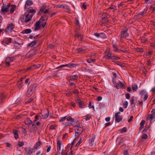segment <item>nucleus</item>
<instances>
[{
    "instance_id": "4468645a",
    "label": "nucleus",
    "mask_w": 155,
    "mask_h": 155,
    "mask_svg": "<svg viewBox=\"0 0 155 155\" xmlns=\"http://www.w3.org/2000/svg\"><path fill=\"white\" fill-rule=\"evenodd\" d=\"M19 131L16 130H14L13 131V133L14 138L16 139H17L19 138V136L18 134Z\"/></svg>"
},
{
    "instance_id": "bb28decb",
    "label": "nucleus",
    "mask_w": 155,
    "mask_h": 155,
    "mask_svg": "<svg viewBox=\"0 0 155 155\" xmlns=\"http://www.w3.org/2000/svg\"><path fill=\"white\" fill-rule=\"evenodd\" d=\"M25 123L26 124L29 125L32 123V121L29 118L26 119L25 121Z\"/></svg>"
},
{
    "instance_id": "338daca9",
    "label": "nucleus",
    "mask_w": 155,
    "mask_h": 155,
    "mask_svg": "<svg viewBox=\"0 0 155 155\" xmlns=\"http://www.w3.org/2000/svg\"><path fill=\"white\" fill-rule=\"evenodd\" d=\"M29 80L28 79H27L25 80V84H27L29 82Z\"/></svg>"
},
{
    "instance_id": "bf43d9fd",
    "label": "nucleus",
    "mask_w": 155,
    "mask_h": 155,
    "mask_svg": "<svg viewBox=\"0 0 155 155\" xmlns=\"http://www.w3.org/2000/svg\"><path fill=\"white\" fill-rule=\"evenodd\" d=\"M105 120L106 121H109L110 120V117H107L105 118Z\"/></svg>"
},
{
    "instance_id": "aec40b11",
    "label": "nucleus",
    "mask_w": 155,
    "mask_h": 155,
    "mask_svg": "<svg viewBox=\"0 0 155 155\" xmlns=\"http://www.w3.org/2000/svg\"><path fill=\"white\" fill-rule=\"evenodd\" d=\"M76 102L77 103H78L79 107L80 108H82L83 106L84 105L82 104V102L80 99H77L76 101Z\"/></svg>"
},
{
    "instance_id": "e2e57ef3",
    "label": "nucleus",
    "mask_w": 155,
    "mask_h": 155,
    "mask_svg": "<svg viewBox=\"0 0 155 155\" xmlns=\"http://www.w3.org/2000/svg\"><path fill=\"white\" fill-rule=\"evenodd\" d=\"M152 114H154V116H155V110L153 109L151 111Z\"/></svg>"
},
{
    "instance_id": "473e14b6",
    "label": "nucleus",
    "mask_w": 155,
    "mask_h": 155,
    "mask_svg": "<svg viewBox=\"0 0 155 155\" xmlns=\"http://www.w3.org/2000/svg\"><path fill=\"white\" fill-rule=\"evenodd\" d=\"M128 34L126 31H123L122 32L121 34V37H126L128 36Z\"/></svg>"
},
{
    "instance_id": "4d7b16f0",
    "label": "nucleus",
    "mask_w": 155,
    "mask_h": 155,
    "mask_svg": "<svg viewBox=\"0 0 155 155\" xmlns=\"http://www.w3.org/2000/svg\"><path fill=\"white\" fill-rule=\"evenodd\" d=\"M51 148V146H49L48 147V148L47 149L46 151L48 152H49L50 151Z\"/></svg>"
},
{
    "instance_id": "e433bc0d",
    "label": "nucleus",
    "mask_w": 155,
    "mask_h": 155,
    "mask_svg": "<svg viewBox=\"0 0 155 155\" xmlns=\"http://www.w3.org/2000/svg\"><path fill=\"white\" fill-rule=\"evenodd\" d=\"M66 119V117H61L59 120V121L60 122H61L64 121Z\"/></svg>"
},
{
    "instance_id": "c9c22d12",
    "label": "nucleus",
    "mask_w": 155,
    "mask_h": 155,
    "mask_svg": "<svg viewBox=\"0 0 155 155\" xmlns=\"http://www.w3.org/2000/svg\"><path fill=\"white\" fill-rule=\"evenodd\" d=\"M145 121L144 120H142L140 123V128L141 130L143 127L144 124H145Z\"/></svg>"
},
{
    "instance_id": "5fc2aeb1",
    "label": "nucleus",
    "mask_w": 155,
    "mask_h": 155,
    "mask_svg": "<svg viewBox=\"0 0 155 155\" xmlns=\"http://www.w3.org/2000/svg\"><path fill=\"white\" fill-rule=\"evenodd\" d=\"M89 108H93L94 109V107L93 106L91 105V104L90 102L89 104Z\"/></svg>"
},
{
    "instance_id": "f8f14e48",
    "label": "nucleus",
    "mask_w": 155,
    "mask_h": 155,
    "mask_svg": "<svg viewBox=\"0 0 155 155\" xmlns=\"http://www.w3.org/2000/svg\"><path fill=\"white\" fill-rule=\"evenodd\" d=\"M41 114L42 115L41 117V118L43 119H45L47 118L48 116V110H46L44 112L42 111L41 112Z\"/></svg>"
},
{
    "instance_id": "79ce46f5",
    "label": "nucleus",
    "mask_w": 155,
    "mask_h": 155,
    "mask_svg": "<svg viewBox=\"0 0 155 155\" xmlns=\"http://www.w3.org/2000/svg\"><path fill=\"white\" fill-rule=\"evenodd\" d=\"M18 86L19 88H21L22 87V83L21 82H18Z\"/></svg>"
},
{
    "instance_id": "7c9ffc66",
    "label": "nucleus",
    "mask_w": 155,
    "mask_h": 155,
    "mask_svg": "<svg viewBox=\"0 0 155 155\" xmlns=\"http://www.w3.org/2000/svg\"><path fill=\"white\" fill-rule=\"evenodd\" d=\"M41 144V143L40 141H39L37 143H36L34 146V148L36 149H37L40 145Z\"/></svg>"
},
{
    "instance_id": "f257e3e1",
    "label": "nucleus",
    "mask_w": 155,
    "mask_h": 155,
    "mask_svg": "<svg viewBox=\"0 0 155 155\" xmlns=\"http://www.w3.org/2000/svg\"><path fill=\"white\" fill-rule=\"evenodd\" d=\"M35 12V11L34 9L31 7L29 8L23 17H21V21L23 23H27L28 22L31 20Z\"/></svg>"
},
{
    "instance_id": "4c0bfd02",
    "label": "nucleus",
    "mask_w": 155,
    "mask_h": 155,
    "mask_svg": "<svg viewBox=\"0 0 155 155\" xmlns=\"http://www.w3.org/2000/svg\"><path fill=\"white\" fill-rule=\"evenodd\" d=\"M119 131L121 133L125 132L126 131V128L125 127H124L123 128L119 130Z\"/></svg>"
},
{
    "instance_id": "58836bf2",
    "label": "nucleus",
    "mask_w": 155,
    "mask_h": 155,
    "mask_svg": "<svg viewBox=\"0 0 155 155\" xmlns=\"http://www.w3.org/2000/svg\"><path fill=\"white\" fill-rule=\"evenodd\" d=\"M66 119L68 121H74L73 119L70 117H68L67 118L66 117Z\"/></svg>"
},
{
    "instance_id": "39448f33",
    "label": "nucleus",
    "mask_w": 155,
    "mask_h": 155,
    "mask_svg": "<svg viewBox=\"0 0 155 155\" xmlns=\"http://www.w3.org/2000/svg\"><path fill=\"white\" fill-rule=\"evenodd\" d=\"M83 139L81 138L77 137L74 139L72 143L71 147L73 146L78 147L82 142Z\"/></svg>"
},
{
    "instance_id": "393cba45",
    "label": "nucleus",
    "mask_w": 155,
    "mask_h": 155,
    "mask_svg": "<svg viewBox=\"0 0 155 155\" xmlns=\"http://www.w3.org/2000/svg\"><path fill=\"white\" fill-rule=\"evenodd\" d=\"M5 32L6 34H8L10 32V24H8L6 28L5 29Z\"/></svg>"
},
{
    "instance_id": "49530a36",
    "label": "nucleus",
    "mask_w": 155,
    "mask_h": 155,
    "mask_svg": "<svg viewBox=\"0 0 155 155\" xmlns=\"http://www.w3.org/2000/svg\"><path fill=\"white\" fill-rule=\"evenodd\" d=\"M94 60H95V59H89L87 60V61L88 63H91L93 62L94 61Z\"/></svg>"
},
{
    "instance_id": "412c9836",
    "label": "nucleus",
    "mask_w": 155,
    "mask_h": 155,
    "mask_svg": "<svg viewBox=\"0 0 155 155\" xmlns=\"http://www.w3.org/2000/svg\"><path fill=\"white\" fill-rule=\"evenodd\" d=\"M32 4V2L30 0H27L25 3V8H26L27 6H30Z\"/></svg>"
},
{
    "instance_id": "423d86ee",
    "label": "nucleus",
    "mask_w": 155,
    "mask_h": 155,
    "mask_svg": "<svg viewBox=\"0 0 155 155\" xmlns=\"http://www.w3.org/2000/svg\"><path fill=\"white\" fill-rule=\"evenodd\" d=\"M109 49H107V51L106 52V54L105 55V57L106 58L109 59L111 58L112 59H115L117 60L119 59V57H117L116 56H111V54L109 52Z\"/></svg>"
},
{
    "instance_id": "6ab92c4d",
    "label": "nucleus",
    "mask_w": 155,
    "mask_h": 155,
    "mask_svg": "<svg viewBox=\"0 0 155 155\" xmlns=\"http://www.w3.org/2000/svg\"><path fill=\"white\" fill-rule=\"evenodd\" d=\"M78 78V76L77 75H73L70 77V78L68 80L69 81L71 82L72 81H75L77 80Z\"/></svg>"
},
{
    "instance_id": "c03bdc74",
    "label": "nucleus",
    "mask_w": 155,
    "mask_h": 155,
    "mask_svg": "<svg viewBox=\"0 0 155 155\" xmlns=\"http://www.w3.org/2000/svg\"><path fill=\"white\" fill-rule=\"evenodd\" d=\"M18 145L19 147H21L24 145V143L23 142L19 141L18 142Z\"/></svg>"
},
{
    "instance_id": "9d476101",
    "label": "nucleus",
    "mask_w": 155,
    "mask_h": 155,
    "mask_svg": "<svg viewBox=\"0 0 155 155\" xmlns=\"http://www.w3.org/2000/svg\"><path fill=\"white\" fill-rule=\"evenodd\" d=\"M74 130L76 134H80L82 132V128L80 126H76L74 127Z\"/></svg>"
},
{
    "instance_id": "72a5a7b5",
    "label": "nucleus",
    "mask_w": 155,
    "mask_h": 155,
    "mask_svg": "<svg viewBox=\"0 0 155 155\" xmlns=\"http://www.w3.org/2000/svg\"><path fill=\"white\" fill-rule=\"evenodd\" d=\"M77 37L80 40H81L83 39V36L81 34H78L77 35Z\"/></svg>"
},
{
    "instance_id": "20e7f679",
    "label": "nucleus",
    "mask_w": 155,
    "mask_h": 155,
    "mask_svg": "<svg viewBox=\"0 0 155 155\" xmlns=\"http://www.w3.org/2000/svg\"><path fill=\"white\" fill-rule=\"evenodd\" d=\"M61 154L62 155H73L74 153L71 147L70 148H66L64 150L62 149Z\"/></svg>"
},
{
    "instance_id": "680f3d73",
    "label": "nucleus",
    "mask_w": 155,
    "mask_h": 155,
    "mask_svg": "<svg viewBox=\"0 0 155 155\" xmlns=\"http://www.w3.org/2000/svg\"><path fill=\"white\" fill-rule=\"evenodd\" d=\"M143 104V102L142 101H138V104H139L140 106L142 105Z\"/></svg>"
},
{
    "instance_id": "9b49d317",
    "label": "nucleus",
    "mask_w": 155,
    "mask_h": 155,
    "mask_svg": "<svg viewBox=\"0 0 155 155\" xmlns=\"http://www.w3.org/2000/svg\"><path fill=\"white\" fill-rule=\"evenodd\" d=\"M94 35L98 38H104L106 37L105 34L103 33H95Z\"/></svg>"
},
{
    "instance_id": "6e6d98bb",
    "label": "nucleus",
    "mask_w": 155,
    "mask_h": 155,
    "mask_svg": "<svg viewBox=\"0 0 155 155\" xmlns=\"http://www.w3.org/2000/svg\"><path fill=\"white\" fill-rule=\"evenodd\" d=\"M54 46V45L52 44H50L49 45L48 48H53Z\"/></svg>"
},
{
    "instance_id": "1a4fd4ad",
    "label": "nucleus",
    "mask_w": 155,
    "mask_h": 155,
    "mask_svg": "<svg viewBox=\"0 0 155 155\" xmlns=\"http://www.w3.org/2000/svg\"><path fill=\"white\" fill-rule=\"evenodd\" d=\"M63 147V146L61 142L59 140H58L57 142V148L59 153L60 152L61 153L62 149L64 150Z\"/></svg>"
},
{
    "instance_id": "774afa93",
    "label": "nucleus",
    "mask_w": 155,
    "mask_h": 155,
    "mask_svg": "<svg viewBox=\"0 0 155 155\" xmlns=\"http://www.w3.org/2000/svg\"><path fill=\"white\" fill-rule=\"evenodd\" d=\"M151 91L153 92H155V87L151 89Z\"/></svg>"
},
{
    "instance_id": "a878e982",
    "label": "nucleus",
    "mask_w": 155,
    "mask_h": 155,
    "mask_svg": "<svg viewBox=\"0 0 155 155\" xmlns=\"http://www.w3.org/2000/svg\"><path fill=\"white\" fill-rule=\"evenodd\" d=\"M26 152L27 154H30L32 153V149L30 148H26Z\"/></svg>"
},
{
    "instance_id": "09e8293b",
    "label": "nucleus",
    "mask_w": 155,
    "mask_h": 155,
    "mask_svg": "<svg viewBox=\"0 0 155 155\" xmlns=\"http://www.w3.org/2000/svg\"><path fill=\"white\" fill-rule=\"evenodd\" d=\"M142 138L143 139H146L147 138V135L146 134H144L142 136Z\"/></svg>"
},
{
    "instance_id": "69168bd1",
    "label": "nucleus",
    "mask_w": 155,
    "mask_h": 155,
    "mask_svg": "<svg viewBox=\"0 0 155 155\" xmlns=\"http://www.w3.org/2000/svg\"><path fill=\"white\" fill-rule=\"evenodd\" d=\"M110 122H108L105 123V125L106 127L108 126L109 125H110Z\"/></svg>"
},
{
    "instance_id": "864d4df0",
    "label": "nucleus",
    "mask_w": 155,
    "mask_h": 155,
    "mask_svg": "<svg viewBox=\"0 0 155 155\" xmlns=\"http://www.w3.org/2000/svg\"><path fill=\"white\" fill-rule=\"evenodd\" d=\"M82 8L84 9H86L87 8L86 5L85 4H83L82 6Z\"/></svg>"
},
{
    "instance_id": "f3484780",
    "label": "nucleus",
    "mask_w": 155,
    "mask_h": 155,
    "mask_svg": "<svg viewBox=\"0 0 155 155\" xmlns=\"http://www.w3.org/2000/svg\"><path fill=\"white\" fill-rule=\"evenodd\" d=\"M5 66L9 67L10 65V57H7L5 60Z\"/></svg>"
},
{
    "instance_id": "c85d7f7f",
    "label": "nucleus",
    "mask_w": 155,
    "mask_h": 155,
    "mask_svg": "<svg viewBox=\"0 0 155 155\" xmlns=\"http://www.w3.org/2000/svg\"><path fill=\"white\" fill-rule=\"evenodd\" d=\"M45 7H44V6H43V8H41L40 9V12H43L44 13V14H48L49 12L48 10L46 9L45 11L44 12V9H45Z\"/></svg>"
},
{
    "instance_id": "a19ab883",
    "label": "nucleus",
    "mask_w": 155,
    "mask_h": 155,
    "mask_svg": "<svg viewBox=\"0 0 155 155\" xmlns=\"http://www.w3.org/2000/svg\"><path fill=\"white\" fill-rule=\"evenodd\" d=\"M140 94H141L142 95H143L146 94V92L144 90H143L140 91Z\"/></svg>"
},
{
    "instance_id": "0e129e2a",
    "label": "nucleus",
    "mask_w": 155,
    "mask_h": 155,
    "mask_svg": "<svg viewBox=\"0 0 155 155\" xmlns=\"http://www.w3.org/2000/svg\"><path fill=\"white\" fill-rule=\"evenodd\" d=\"M119 110L121 112H123L124 111V109L123 107H120L119 108Z\"/></svg>"
},
{
    "instance_id": "8fccbe9b",
    "label": "nucleus",
    "mask_w": 155,
    "mask_h": 155,
    "mask_svg": "<svg viewBox=\"0 0 155 155\" xmlns=\"http://www.w3.org/2000/svg\"><path fill=\"white\" fill-rule=\"evenodd\" d=\"M109 8L113 9V11L114 12L115 10V7L114 6H111Z\"/></svg>"
},
{
    "instance_id": "3c124183",
    "label": "nucleus",
    "mask_w": 155,
    "mask_h": 155,
    "mask_svg": "<svg viewBox=\"0 0 155 155\" xmlns=\"http://www.w3.org/2000/svg\"><path fill=\"white\" fill-rule=\"evenodd\" d=\"M126 98L127 99H129L130 98V94H129V93H128V94H127L126 95Z\"/></svg>"
},
{
    "instance_id": "f704fd0d",
    "label": "nucleus",
    "mask_w": 155,
    "mask_h": 155,
    "mask_svg": "<svg viewBox=\"0 0 155 155\" xmlns=\"http://www.w3.org/2000/svg\"><path fill=\"white\" fill-rule=\"evenodd\" d=\"M40 117V115H36L35 117V119L33 121V122L35 123L37 121H38L39 119V117Z\"/></svg>"
},
{
    "instance_id": "2eb2a0df",
    "label": "nucleus",
    "mask_w": 155,
    "mask_h": 155,
    "mask_svg": "<svg viewBox=\"0 0 155 155\" xmlns=\"http://www.w3.org/2000/svg\"><path fill=\"white\" fill-rule=\"evenodd\" d=\"M95 139V137L93 136L91 139H89V144L90 146L91 147L93 146L94 143Z\"/></svg>"
},
{
    "instance_id": "a18cd8bd",
    "label": "nucleus",
    "mask_w": 155,
    "mask_h": 155,
    "mask_svg": "<svg viewBox=\"0 0 155 155\" xmlns=\"http://www.w3.org/2000/svg\"><path fill=\"white\" fill-rule=\"evenodd\" d=\"M113 48H114V51H118V49L116 46H115L114 45H113Z\"/></svg>"
},
{
    "instance_id": "ea45409f",
    "label": "nucleus",
    "mask_w": 155,
    "mask_h": 155,
    "mask_svg": "<svg viewBox=\"0 0 155 155\" xmlns=\"http://www.w3.org/2000/svg\"><path fill=\"white\" fill-rule=\"evenodd\" d=\"M15 27V25L13 24H10V32H12L11 31Z\"/></svg>"
},
{
    "instance_id": "2f4dec72",
    "label": "nucleus",
    "mask_w": 155,
    "mask_h": 155,
    "mask_svg": "<svg viewBox=\"0 0 155 155\" xmlns=\"http://www.w3.org/2000/svg\"><path fill=\"white\" fill-rule=\"evenodd\" d=\"M77 51L78 53L80 54H83V53L84 52V49L82 48H78L77 49Z\"/></svg>"
},
{
    "instance_id": "603ef678",
    "label": "nucleus",
    "mask_w": 155,
    "mask_h": 155,
    "mask_svg": "<svg viewBox=\"0 0 155 155\" xmlns=\"http://www.w3.org/2000/svg\"><path fill=\"white\" fill-rule=\"evenodd\" d=\"M91 116H90V115L87 116L85 118V120H88L91 118Z\"/></svg>"
},
{
    "instance_id": "a211bd4d",
    "label": "nucleus",
    "mask_w": 155,
    "mask_h": 155,
    "mask_svg": "<svg viewBox=\"0 0 155 155\" xmlns=\"http://www.w3.org/2000/svg\"><path fill=\"white\" fill-rule=\"evenodd\" d=\"M16 6L15 5H10V14L13 13L16 10Z\"/></svg>"
},
{
    "instance_id": "052dcab7",
    "label": "nucleus",
    "mask_w": 155,
    "mask_h": 155,
    "mask_svg": "<svg viewBox=\"0 0 155 155\" xmlns=\"http://www.w3.org/2000/svg\"><path fill=\"white\" fill-rule=\"evenodd\" d=\"M102 99V97H101L99 96L97 98V100L98 101H101Z\"/></svg>"
},
{
    "instance_id": "cd10ccee",
    "label": "nucleus",
    "mask_w": 155,
    "mask_h": 155,
    "mask_svg": "<svg viewBox=\"0 0 155 155\" xmlns=\"http://www.w3.org/2000/svg\"><path fill=\"white\" fill-rule=\"evenodd\" d=\"M66 66L69 67H75L74 64H67L62 65L61 66V67H62Z\"/></svg>"
},
{
    "instance_id": "37998d69",
    "label": "nucleus",
    "mask_w": 155,
    "mask_h": 155,
    "mask_svg": "<svg viewBox=\"0 0 155 155\" xmlns=\"http://www.w3.org/2000/svg\"><path fill=\"white\" fill-rule=\"evenodd\" d=\"M128 105V102L127 101H125L124 102V105H123L124 107V108H126L127 107Z\"/></svg>"
},
{
    "instance_id": "6e6552de",
    "label": "nucleus",
    "mask_w": 155,
    "mask_h": 155,
    "mask_svg": "<svg viewBox=\"0 0 155 155\" xmlns=\"http://www.w3.org/2000/svg\"><path fill=\"white\" fill-rule=\"evenodd\" d=\"M120 113L119 112L115 113V121L119 122L122 120L123 117L122 116L120 115Z\"/></svg>"
},
{
    "instance_id": "13d9d810",
    "label": "nucleus",
    "mask_w": 155,
    "mask_h": 155,
    "mask_svg": "<svg viewBox=\"0 0 155 155\" xmlns=\"http://www.w3.org/2000/svg\"><path fill=\"white\" fill-rule=\"evenodd\" d=\"M133 118V116H131L130 117V119L128 120V122H130L132 121Z\"/></svg>"
},
{
    "instance_id": "f03ea898",
    "label": "nucleus",
    "mask_w": 155,
    "mask_h": 155,
    "mask_svg": "<svg viewBox=\"0 0 155 155\" xmlns=\"http://www.w3.org/2000/svg\"><path fill=\"white\" fill-rule=\"evenodd\" d=\"M48 18L47 16L45 15L42 16L35 24L34 30L36 31L44 28L46 24Z\"/></svg>"
},
{
    "instance_id": "c756f323",
    "label": "nucleus",
    "mask_w": 155,
    "mask_h": 155,
    "mask_svg": "<svg viewBox=\"0 0 155 155\" xmlns=\"http://www.w3.org/2000/svg\"><path fill=\"white\" fill-rule=\"evenodd\" d=\"M138 88V86L137 85L133 84L132 85V89L133 91H135L137 90Z\"/></svg>"
},
{
    "instance_id": "ddd939ff",
    "label": "nucleus",
    "mask_w": 155,
    "mask_h": 155,
    "mask_svg": "<svg viewBox=\"0 0 155 155\" xmlns=\"http://www.w3.org/2000/svg\"><path fill=\"white\" fill-rule=\"evenodd\" d=\"M10 7V3H9L7 6H5L2 7V12L3 13L6 12H8V9Z\"/></svg>"
},
{
    "instance_id": "0eeeda50",
    "label": "nucleus",
    "mask_w": 155,
    "mask_h": 155,
    "mask_svg": "<svg viewBox=\"0 0 155 155\" xmlns=\"http://www.w3.org/2000/svg\"><path fill=\"white\" fill-rule=\"evenodd\" d=\"M15 41L13 42L14 47L18 49L20 48L22 44L21 41L19 38H16Z\"/></svg>"
},
{
    "instance_id": "de8ad7c7",
    "label": "nucleus",
    "mask_w": 155,
    "mask_h": 155,
    "mask_svg": "<svg viewBox=\"0 0 155 155\" xmlns=\"http://www.w3.org/2000/svg\"><path fill=\"white\" fill-rule=\"evenodd\" d=\"M148 97V95L147 94H145L144 96V97L143 99V100L144 101H145L147 98Z\"/></svg>"
},
{
    "instance_id": "dca6fc26",
    "label": "nucleus",
    "mask_w": 155,
    "mask_h": 155,
    "mask_svg": "<svg viewBox=\"0 0 155 155\" xmlns=\"http://www.w3.org/2000/svg\"><path fill=\"white\" fill-rule=\"evenodd\" d=\"M35 88H34V86L33 85L31 86V87L29 88L28 90V93L29 94H30V95H31L34 92L35 90Z\"/></svg>"
},
{
    "instance_id": "4be33fe9",
    "label": "nucleus",
    "mask_w": 155,
    "mask_h": 155,
    "mask_svg": "<svg viewBox=\"0 0 155 155\" xmlns=\"http://www.w3.org/2000/svg\"><path fill=\"white\" fill-rule=\"evenodd\" d=\"M5 98V95L3 94H1L0 95V106L3 102V100Z\"/></svg>"
},
{
    "instance_id": "b1692460",
    "label": "nucleus",
    "mask_w": 155,
    "mask_h": 155,
    "mask_svg": "<svg viewBox=\"0 0 155 155\" xmlns=\"http://www.w3.org/2000/svg\"><path fill=\"white\" fill-rule=\"evenodd\" d=\"M31 32V30L30 29H27L24 30L22 31V33L23 34H28L30 33Z\"/></svg>"
},
{
    "instance_id": "7ed1b4c3",
    "label": "nucleus",
    "mask_w": 155,
    "mask_h": 155,
    "mask_svg": "<svg viewBox=\"0 0 155 155\" xmlns=\"http://www.w3.org/2000/svg\"><path fill=\"white\" fill-rule=\"evenodd\" d=\"M113 81V83L115 84L114 87L117 89H119L120 87L124 88L125 87L124 84L119 81L116 79H114Z\"/></svg>"
},
{
    "instance_id": "5701e85b",
    "label": "nucleus",
    "mask_w": 155,
    "mask_h": 155,
    "mask_svg": "<svg viewBox=\"0 0 155 155\" xmlns=\"http://www.w3.org/2000/svg\"><path fill=\"white\" fill-rule=\"evenodd\" d=\"M154 114H149L147 116V118L148 120L151 121L154 118Z\"/></svg>"
}]
</instances>
